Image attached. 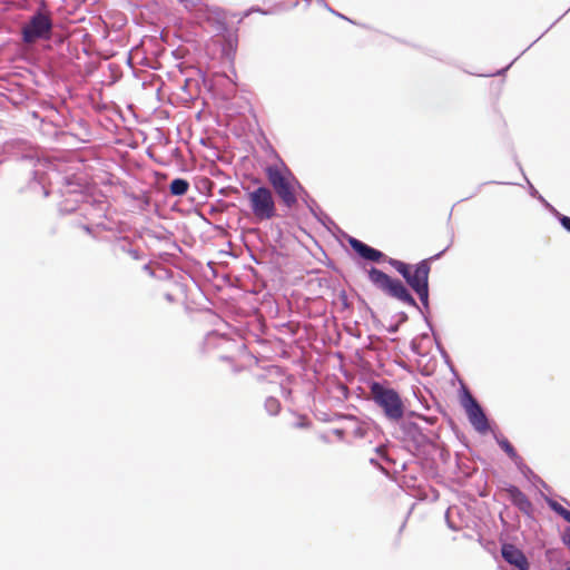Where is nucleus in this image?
Instances as JSON below:
<instances>
[{
	"label": "nucleus",
	"mask_w": 570,
	"mask_h": 570,
	"mask_svg": "<svg viewBox=\"0 0 570 570\" xmlns=\"http://www.w3.org/2000/svg\"><path fill=\"white\" fill-rule=\"evenodd\" d=\"M198 23H209L216 36H220L232 48L237 42L236 32L226 23V13L217 7H208L199 0H178Z\"/></svg>",
	"instance_id": "nucleus-1"
},
{
	"label": "nucleus",
	"mask_w": 570,
	"mask_h": 570,
	"mask_svg": "<svg viewBox=\"0 0 570 570\" xmlns=\"http://www.w3.org/2000/svg\"><path fill=\"white\" fill-rule=\"evenodd\" d=\"M265 174L282 204L288 208L295 207L303 187L291 169L284 163H279L267 166Z\"/></svg>",
	"instance_id": "nucleus-2"
},
{
	"label": "nucleus",
	"mask_w": 570,
	"mask_h": 570,
	"mask_svg": "<svg viewBox=\"0 0 570 570\" xmlns=\"http://www.w3.org/2000/svg\"><path fill=\"white\" fill-rule=\"evenodd\" d=\"M440 255L441 253L423 259L415 265L389 258V264L403 276L409 286L417 294L420 301L425 306L429 301V275L431 272V262L439 258Z\"/></svg>",
	"instance_id": "nucleus-3"
},
{
	"label": "nucleus",
	"mask_w": 570,
	"mask_h": 570,
	"mask_svg": "<svg viewBox=\"0 0 570 570\" xmlns=\"http://www.w3.org/2000/svg\"><path fill=\"white\" fill-rule=\"evenodd\" d=\"M368 278L386 295L394 297L406 305L416 306L415 299L400 279L392 278L375 267H372L368 271Z\"/></svg>",
	"instance_id": "nucleus-4"
},
{
	"label": "nucleus",
	"mask_w": 570,
	"mask_h": 570,
	"mask_svg": "<svg viewBox=\"0 0 570 570\" xmlns=\"http://www.w3.org/2000/svg\"><path fill=\"white\" fill-rule=\"evenodd\" d=\"M247 199L254 217L258 220H269L276 217V203L273 191L265 186L247 193Z\"/></svg>",
	"instance_id": "nucleus-5"
},
{
	"label": "nucleus",
	"mask_w": 570,
	"mask_h": 570,
	"mask_svg": "<svg viewBox=\"0 0 570 570\" xmlns=\"http://www.w3.org/2000/svg\"><path fill=\"white\" fill-rule=\"evenodd\" d=\"M371 393L390 420L397 421L403 416L404 405L396 391L384 387L380 383H373Z\"/></svg>",
	"instance_id": "nucleus-6"
},
{
	"label": "nucleus",
	"mask_w": 570,
	"mask_h": 570,
	"mask_svg": "<svg viewBox=\"0 0 570 570\" xmlns=\"http://www.w3.org/2000/svg\"><path fill=\"white\" fill-rule=\"evenodd\" d=\"M52 30V20L48 12L38 11L31 17L29 22L22 27V38L27 43H32L38 39H48Z\"/></svg>",
	"instance_id": "nucleus-7"
},
{
	"label": "nucleus",
	"mask_w": 570,
	"mask_h": 570,
	"mask_svg": "<svg viewBox=\"0 0 570 570\" xmlns=\"http://www.w3.org/2000/svg\"><path fill=\"white\" fill-rule=\"evenodd\" d=\"M462 405L473 428L480 433L488 432V430L490 429L489 421L482 407L469 391H464Z\"/></svg>",
	"instance_id": "nucleus-8"
},
{
	"label": "nucleus",
	"mask_w": 570,
	"mask_h": 570,
	"mask_svg": "<svg viewBox=\"0 0 570 570\" xmlns=\"http://www.w3.org/2000/svg\"><path fill=\"white\" fill-rule=\"evenodd\" d=\"M334 433L338 438H363L366 434V428L365 424L358 421L356 417L350 416L345 419L343 426L334 430Z\"/></svg>",
	"instance_id": "nucleus-9"
},
{
	"label": "nucleus",
	"mask_w": 570,
	"mask_h": 570,
	"mask_svg": "<svg viewBox=\"0 0 570 570\" xmlns=\"http://www.w3.org/2000/svg\"><path fill=\"white\" fill-rule=\"evenodd\" d=\"M350 245L361 257H363L366 261L379 262L381 258L384 257V254L382 252L366 245L365 243L356 238H351Z\"/></svg>",
	"instance_id": "nucleus-10"
},
{
	"label": "nucleus",
	"mask_w": 570,
	"mask_h": 570,
	"mask_svg": "<svg viewBox=\"0 0 570 570\" xmlns=\"http://www.w3.org/2000/svg\"><path fill=\"white\" fill-rule=\"evenodd\" d=\"M503 558L511 564H514L520 570H527L528 561L524 554L512 544L502 547Z\"/></svg>",
	"instance_id": "nucleus-11"
},
{
	"label": "nucleus",
	"mask_w": 570,
	"mask_h": 570,
	"mask_svg": "<svg viewBox=\"0 0 570 570\" xmlns=\"http://www.w3.org/2000/svg\"><path fill=\"white\" fill-rule=\"evenodd\" d=\"M505 491L509 499L519 508L520 511L525 514H530L532 512V503L519 488L511 485Z\"/></svg>",
	"instance_id": "nucleus-12"
},
{
	"label": "nucleus",
	"mask_w": 570,
	"mask_h": 570,
	"mask_svg": "<svg viewBox=\"0 0 570 570\" xmlns=\"http://www.w3.org/2000/svg\"><path fill=\"white\" fill-rule=\"evenodd\" d=\"M188 189L189 183L183 178H176L169 185V191L173 196H184Z\"/></svg>",
	"instance_id": "nucleus-13"
},
{
	"label": "nucleus",
	"mask_w": 570,
	"mask_h": 570,
	"mask_svg": "<svg viewBox=\"0 0 570 570\" xmlns=\"http://www.w3.org/2000/svg\"><path fill=\"white\" fill-rule=\"evenodd\" d=\"M549 507L561 518H563L567 522L570 523V511L567 510L562 504L554 500H549Z\"/></svg>",
	"instance_id": "nucleus-14"
},
{
	"label": "nucleus",
	"mask_w": 570,
	"mask_h": 570,
	"mask_svg": "<svg viewBox=\"0 0 570 570\" xmlns=\"http://www.w3.org/2000/svg\"><path fill=\"white\" fill-rule=\"evenodd\" d=\"M265 409L269 415H277L281 412L282 405L276 397H267L265 401Z\"/></svg>",
	"instance_id": "nucleus-15"
},
{
	"label": "nucleus",
	"mask_w": 570,
	"mask_h": 570,
	"mask_svg": "<svg viewBox=\"0 0 570 570\" xmlns=\"http://www.w3.org/2000/svg\"><path fill=\"white\" fill-rule=\"evenodd\" d=\"M499 445L513 461L517 462L518 460H521L512 444L507 439L499 441Z\"/></svg>",
	"instance_id": "nucleus-16"
},
{
	"label": "nucleus",
	"mask_w": 570,
	"mask_h": 570,
	"mask_svg": "<svg viewBox=\"0 0 570 570\" xmlns=\"http://www.w3.org/2000/svg\"><path fill=\"white\" fill-rule=\"evenodd\" d=\"M561 225L563 226V228H566L568 232H570V217L568 216H561L559 218Z\"/></svg>",
	"instance_id": "nucleus-17"
},
{
	"label": "nucleus",
	"mask_w": 570,
	"mask_h": 570,
	"mask_svg": "<svg viewBox=\"0 0 570 570\" xmlns=\"http://www.w3.org/2000/svg\"><path fill=\"white\" fill-rule=\"evenodd\" d=\"M309 424V421L305 416H302L299 421L296 423V428H308Z\"/></svg>",
	"instance_id": "nucleus-18"
},
{
	"label": "nucleus",
	"mask_w": 570,
	"mask_h": 570,
	"mask_svg": "<svg viewBox=\"0 0 570 570\" xmlns=\"http://www.w3.org/2000/svg\"><path fill=\"white\" fill-rule=\"evenodd\" d=\"M129 254L132 256V258L138 259V252L137 250H129Z\"/></svg>",
	"instance_id": "nucleus-19"
},
{
	"label": "nucleus",
	"mask_w": 570,
	"mask_h": 570,
	"mask_svg": "<svg viewBox=\"0 0 570 570\" xmlns=\"http://www.w3.org/2000/svg\"><path fill=\"white\" fill-rule=\"evenodd\" d=\"M82 229H83L86 233L91 234V228H90L89 226L83 225V226H82Z\"/></svg>",
	"instance_id": "nucleus-20"
},
{
	"label": "nucleus",
	"mask_w": 570,
	"mask_h": 570,
	"mask_svg": "<svg viewBox=\"0 0 570 570\" xmlns=\"http://www.w3.org/2000/svg\"><path fill=\"white\" fill-rule=\"evenodd\" d=\"M566 543L568 544V547L570 548V535L568 537Z\"/></svg>",
	"instance_id": "nucleus-21"
},
{
	"label": "nucleus",
	"mask_w": 570,
	"mask_h": 570,
	"mask_svg": "<svg viewBox=\"0 0 570 570\" xmlns=\"http://www.w3.org/2000/svg\"><path fill=\"white\" fill-rule=\"evenodd\" d=\"M377 451H379V453H383L384 449L383 448H379Z\"/></svg>",
	"instance_id": "nucleus-22"
}]
</instances>
